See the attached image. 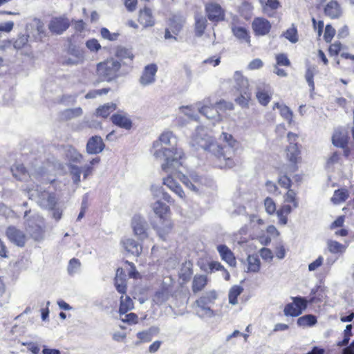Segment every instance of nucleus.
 Returning a JSON list of instances; mask_svg holds the SVG:
<instances>
[{"instance_id": "obj_1", "label": "nucleus", "mask_w": 354, "mask_h": 354, "mask_svg": "<svg viewBox=\"0 0 354 354\" xmlns=\"http://www.w3.org/2000/svg\"><path fill=\"white\" fill-rule=\"evenodd\" d=\"M220 139L227 145L218 144L213 137L207 134L197 132L193 138V145L209 153L207 158L214 167L221 169H232L236 165L235 147L238 141L227 132H222Z\"/></svg>"}, {"instance_id": "obj_2", "label": "nucleus", "mask_w": 354, "mask_h": 354, "mask_svg": "<svg viewBox=\"0 0 354 354\" xmlns=\"http://www.w3.org/2000/svg\"><path fill=\"white\" fill-rule=\"evenodd\" d=\"M163 154L166 156V162L162 165V169L167 173H169L163 179V184L179 198L185 200L186 198L185 194L174 177L180 179L188 188L194 191H197V187L201 185V178L198 176L192 175L189 178L179 171V169L183 166L181 160L184 158V153L181 151L165 149Z\"/></svg>"}, {"instance_id": "obj_3", "label": "nucleus", "mask_w": 354, "mask_h": 354, "mask_svg": "<svg viewBox=\"0 0 354 354\" xmlns=\"http://www.w3.org/2000/svg\"><path fill=\"white\" fill-rule=\"evenodd\" d=\"M153 209L158 216V220L153 223V228L156 229L159 236L165 240L173 229V223L169 218L170 208L161 201H157L153 204Z\"/></svg>"}, {"instance_id": "obj_4", "label": "nucleus", "mask_w": 354, "mask_h": 354, "mask_svg": "<svg viewBox=\"0 0 354 354\" xmlns=\"http://www.w3.org/2000/svg\"><path fill=\"white\" fill-rule=\"evenodd\" d=\"M121 64L113 58H108L96 66V74L100 81L110 82L120 77Z\"/></svg>"}, {"instance_id": "obj_5", "label": "nucleus", "mask_w": 354, "mask_h": 354, "mask_svg": "<svg viewBox=\"0 0 354 354\" xmlns=\"http://www.w3.org/2000/svg\"><path fill=\"white\" fill-rule=\"evenodd\" d=\"M287 138L290 145L286 148V158L288 161L286 170L289 173H293L297 171L298 164L301 162V150L299 144L296 142L297 134L289 132Z\"/></svg>"}, {"instance_id": "obj_6", "label": "nucleus", "mask_w": 354, "mask_h": 354, "mask_svg": "<svg viewBox=\"0 0 354 354\" xmlns=\"http://www.w3.org/2000/svg\"><path fill=\"white\" fill-rule=\"evenodd\" d=\"M315 8L318 11H322L324 16L330 19H339L343 14L342 6L337 0H318Z\"/></svg>"}, {"instance_id": "obj_7", "label": "nucleus", "mask_w": 354, "mask_h": 354, "mask_svg": "<svg viewBox=\"0 0 354 354\" xmlns=\"http://www.w3.org/2000/svg\"><path fill=\"white\" fill-rule=\"evenodd\" d=\"M171 139H176V137L174 136L171 131H167L162 133L159 136L158 140L153 142V148L157 149L156 151L154 152V156L156 158L165 157L166 158V156H164L163 154V151H165V149L173 151L178 150L183 153L181 149H178L176 147H172L171 149L167 147L168 146L171 145Z\"/></svg>"}, {"instance_id": "obj_8", "label": "nucleus", "mask_w": 354, "mask_h": 354, "mask_svg": "<svg viewBox=\"0 0 354 354\" xmlns=\"http://www.w3.org/2000/svg\"><path fill=\"white\" fill-rule=\"evenodd\" d=\"M206 18L214 25L225 21V10L216 2H208L205 5Z\"/></svg>"}, {"instance_id": "obj_9", "label": "nucleus", "mask_w": 354, "mask_h": 354, "mask_svg": "<svg viewBox=\"0 0 354 354\" xmlns=\"http://www.w3.org/2000/svg\"><path fill=\"white\" fill-rule=\"evenodd\" d=\"M277 183L281 188L287 190L283 196L284 203H291L293 207H297L299 201L296 192L291 189L292 183L290 178L288 176L287 174H283L279 176Z\"/></svg>"}, {"instance_id": "obj_10", "label": "nucleus", "mask_w": 354, "mask_h": 354, "mask_svg": "<svg viewBox=\"0 0 354 354\" xmlns=\"http://www.w3.org/2000/svg\"><path fill=\"white\" fill-rule=\"evenodd\" d=\"M292 302L287 304L283 309L284 315L287 317H297L308 306L306 298L298 296L292 297Z\"/></svg>"}, {"instance_id": "obj_11", "label": "nucleus", "mask_w": 354, "mask_h": 354, "mask_svg": "<svg viewBox=\"0 0 354 354\" xmlns=\"http://www.w3.org/2000/svg\"><path fill=\"white\" fill-rule=\"evenodd\" d=\"M70 19L65 15L53 17L50 19L48 28L50 32L54 35H62L71 26Z\"/></svg>"}, {"instance_id": "obj_12", "label": "nucleus", "mask_w": 354, "mask_h": 354, "mask_svg": "<svg viewBox=\"0 0 354 354\" xmlns=\"http://www.w3.org/2000/svg\"><path fill=\"white\" fill-rule=\"evenodd\" d=\"M251 26L254 35L257 37L268 35L272 28L271 23L267 19L260 17H255Z\"/></svg>"}, {"instance_id": "obj_13", "label": "nucleus", "mask_w": 354, "mask_h": 354, "mask_svg": "<svg viewBox=\"0 0 354 354\" xmlns=\"http://www.w3.org/2000/svg\"><path fill=\"white\" fill-rule=\"evenodd\" d=\"M111 122L121 129L129 131L133 127V122L129 115L123 111H118L110 118Z\"/></svg>"}, {"instance_id": "obj_14", "label": "nucleus", "mask_w": 354, "mask_h": 354, "mask_svg": "<svg viewBox=\"0 0 354 354\" xmlns=\"http://www.w3.org/2000/svg\"><path fill=\"white\" fill-rule=\"evenodd\" d=\"M157 71L158 66L156 64L145 66L139 79L140 84L145 86L154 83Z\"/></svg>"}, {"instance_id": "obj_15", "label": "nucleus", "mask_w": 354, "mask_h": 354, "mask_svg": "<svg viewBox=\"0 0 354 354\" xmlns=\"http://www.w3.org/2000/svg\"><path fill=\"white\" fill-rule=\"evenodd\" d=\"M8 239L19 247H24L26 241V236L24 232L15 226H9L6 231Z\"/></svg>"}, {"instance_id": "obj_16", "label": "nucleus", "mask_w": 354, "mask_h": 354, "mask_svg": "<svg viewBox=\"0 0 354 354\" xmlns=\"http://www.w3.org/2000/svg\"><path fill=\"white\" fill-rule=\"evenodd\" d=\"M331 141L336 147H345L349 142L348 131L343 127L336 128L332 135Z\"/></svg>"}, {"instance_id": "obj_17", "label": "nucleus", "mask_w": 354, "mask_h": 354, "mask_svg": "<svg viewBox=\"0 0 354 354\" xmlns=\"http://www.w3.org/2000/svg\"><path fill=\"white\" fill-rule=\"evenodd\" d=\"M138 21L145 28L152 27L155 25V19L149 7L145 6L139 10Z\"/></svg>"}, {"instance_id": "obj_18", "label": "nucleus", "mask_w": 354, "mask_h": 354, "mask_svg": "<svg viewBox=\"0 0 354 354\" xmlns=\"http://www.w3.org/2000/svg\"><path fill=\"white\" fill-rule=\"evenodd\" d=\"M105 145L102 138L94 136L90 138L86 144V151L89 154H97L103 151Z\"/></svg>"}, {"instance_id": "obj_19", "label": "nucleus", "mask_w": 354, "mask_h": 354, "mask_svg": "<svg viewBox=\"0 0 354 354\" xmlns=\"http://www.w3.org/2000/svg\"><path fill=\"white\" fill-rule=\"evenodd\" d=\"M217 293L215 290L207 292L205 295L196 300V306L204 310H209V305L213 304L217 299Z\"/></svg>"}, {"instance_id": "obj_20", "label": "nucleus", "mask_w": 354, "mask_h": 354, "mask_svg": "<svg viewBox=\"0 0 354 354\" xmlns=\"http://www.w3.org/2000/svg\"><path fill=\"white\" fill-rule=\"evenodd\" d=\"M272 93V90L269 85L258 87L256 97L261 105L266 106L271 101Z\"/></svg>"}, {"instance_id": "obj_21", "label": "nucleus", "mask_w": 354, "mask_h": 354, "mask_svg": "<svg viewBox=\"0 0 354 354\" xmlns=\"http://www.w3.org/2000/svg\"><path fill=\"white\" fill-rule=\"evenodd\" d=\"M145 224L146 223L145 220L140 216H133L131 222V226L134 234L138 236L141 239L147 237Z\"/></svg>"}, {"instance_id": "obj_22", "label": "nucleus", "mask_w": 354, "mask_h": 354, "mask_svg": "<svg viewBox=\"0 0 354 354\" xmlns=\"http://www.w3.org/2000/svg\"><path fill=\"white\" fill-rule=\"evenodd\" d=\"M236 97L234 101L242 108H248L251 100L252 94L249 88L234 91Z\"/></svg>"}, {"instance_id": "obj_23", "label": "nucleus", "mask_w": 354, "mask_h": 354, "mask_svg": "<svg viewBox=\"0 0 354 354\" xmlns=\"http://www.w3.org/2000/svg\"><path fill=\"white\" fill-rule=\"evenodd\" d=\"M68 53L70 55H73L75 57V59L73 60H72L71 59H65L64 61H63L64 64H77L84 61V51L83 49L79 47H76L74 45H71L68 48Z\"/></svg>"}, {"instance_id": "obj_24", "label": "nucleus", "mask_w": 354, "mask_h": 354, "mask_svg": "<svg viewBox=\"0 0 354 354\" xmlns=\"http://www.w3.org/2000/svg\"><path fill=\"white\" fill-rule=\"evenodd\" d=\"M209 283V278L205 274H196L192 281V290L194 294L201 292Z\"/></svg>"}, {"instance_id": "obj_25", "label": "nucleus", "mask_w": 354, "mask_h": 354, "mask_svg": "<svg viewBox=\"0 0 354 354\" xmlns=\"http://www.w3.org/2000/svg\"><path fill=\"white\" fill-rule=\"evenodd\" d=\"M115 286L118 292L122 295L126 294L127 290V275L122 268H119L116 270Z\"/></svg>"}, {"instance_id": "obj_26", "label": "nucleus", "mask_w": 354, "mask_h": 354, "mask_svg": "<svg viewBox=\"0 0 354 354\" xmlns=\"http://www.w3.org/2000/svg\"><path fill=\"white\" fill-rule=\"evenodd\" d=\"M207 26V19L205 16L201 14H197L194 16V34L196 37H202L204 35Z\"/></svg>"}, {"instance_id": "obj_27", "label": "nucleus", "mask_w": 354, "mask_h": 354, "mask_svg": "<svg viewBox=\"0 0 354 354\" xmlns=\"http://www.w3.org/2000/svg\"><path fill=\"white\" fill-rule=\"evenodd\" d=\"M216 248L223 261L230 266H236V261L234 254L227 245L221 244Z\"/></svg>"}, {"instance_id": "obj_28", "label": "nucleus", "mask_w": 354, "mask_h": 354, "mask_svg": "<svg viewBox=\"0 0 354 354\" xmlns=\"http://www.w3.org/2000/svg\"><path fill=\"white\" fill-rule=\"evenodd\" d=\"M231 30L236 39L241 42H245L248 46L251 45V37L247 28L232 24Z\"/></svg>"}, {"instance_id": "obj_29", "label": "nucleus", "mask_w": 354, "mask_h": 354, "mask_svg": "<svg viewBox=\"0 0 354 354\" xmlns=\"http://www.w3.org/2000/svg\"><path fill=\"white\" fill-rule=\"evenodd\" d=\"M295 208L291 203H285L276 211L275 213L279 218V223L280 225H285L287 224L288 216L291 213L292 209Z\"/></svg>"}, {"instance_id": "obj_30", "label": "nucleus", "mask_w": 354, "mask_h": 354, "mask_svg": "<svg viewBox=\"0 0 354 354\" xmlns=\"http://www.w3.org/2000/svg\"><path fill=\"white\" fill-rule=\"evenodd\" d=\"M276 68L275 73L280 77H286L287 73L282 68H277V66H290L291 62L285 53H279L275 56Z\"/></svg>"}, {"instance_id": "obj_31", "label": "nucleus", "mask_w": 354, "mask_h": 354, "mask_svg": "<svg viewBox=\"0 0 354 354\" xmlns=\"http://www.w3.org/2000/svg\"><path fill=\"white\" fill-rule=\"evenodd\" d=\"M40 203L44 207L49 209H53L57 205V198L55 194L44 191L39 196Z\"/></svg>"}, {"instance_id": "obj_32", "label": "nucleus", "mask_w": 354, "mask_h": 354, "mask_svg": "<svg viewBox=\"0 0 354 354\" xmlns=\"http://www.w3.org/2000/svg\"><path fill=\"white\" fill-rule=\"evenodd\" d=\"M350 196L349 190L346 187H342L334 191L330 201L333 205H339L344 203Z\"/></svg>"}, {"instance_id": "obj_33", "label": "nucleus", "mask_w": 354, "mask_h": 354, "mask_svg": "<svg viewBox=\"0 0 354 354\" xmlns=\"http://www.w3.org/2000/svg\"><path fill=\"white\" fill-rule=\"evenodd\" d=\"M117 109V105L115 103H106L100 106L95 110V115L102 118H107L111 113L115 111Z\"/></svg>"}, {"instance_id": "obj_34", "label": "nucleus", "mask_w": 354, "mask_h": 354, "mask_svg": "<svg viewBox=\"0 0 354 354\" xmlns=\"http://www.w3.org/2000/svg\"><path fill=\"white\" fill-rule=\"evenodd\" d=\"M134 308V303L129 296L122 295L120 298V306L118 313L120 316L125 315L127 312L131 310Z\"/></svg>"}, {"instance_id": "obj_35", "label": "nucleus", "mask_w": 354, "mask_h": 354, "mask_svg": "<svg viewBox=\"0 0 354 354\" xmlns=\"http://www.w3.org/2000/svg\"><path fill=\"white\" fill-rule=\"evenodd\" d=\"M121 243L124 247V250L129 253H131L133 254H138L140 252L141 247L133 239H124L121 241Z\"/></svg>"}, {"instance_id": "obj_36", "label": "nucleus", "mask_w": 354, "mask_h": 354, "mask_svg": "<svg viewBox=\"0 0 354 354\" xmlns=\"http://www.w3.org/2000/svg\"><path fill=\"white\" fill-rule=\"evenodd\" d=\"M82 113L83 111L80 107L67 109L60 113V120L62 121H68L81 116Z\"/></svg>"}, {"instance_id": "obj_37", "label": "nucleus", "mask_w": 354, "mask_h": 354, "mask_svg": "<svg viewBox=\"0 0 354 354\" xmlns=\"http://www.w3.org/2000/svg\"><path fill=\"white\" fill-rule=\"evenodd\" d=\"M11 171L13 176L19 180H23L29 177L28 171L23 164L14 165Z\"/></svg>"}, {"instance_id": "obj_38", "label": "nucleus", "mask_w": 354, "mask_h": 354, "mask_svg": "<svg viewBox=\"0 0 354 354\" xmlns=\"http://www.w3.org/2000/svg\"><path fill=\"white\" fill-rule=\"evenodd\" d=\"M317 322V317L313 315H305L297 319V324L301 327H311Z\"/></svg>"}, {"instance_id": "obj_39", "label": "nucleus", "mask_w": 354, "mask_h": 354, "mask_svg": "<svg viewBox=\"0 0 354 354\" xmlns=\"http://www.w3.org/2000/svg\"><path fill=\"white\" fill-rule=\"evenodd\" d=\"M243 292V288L239 285L231 287L228 294L229 303L232 305L238 304V297Z\"/></svg>"}, {"instance_id": "obj_40", "label": "nucleus", "mask_w": 354, "mask_h": 354, "mask_svg": "<svg viewBox=\"0 0 354 354\" xmlns=\"http://www.w3.org/2000/svg\"><path fill=\"white\" fill-rule=\"evenodd\" d=\"M248 271L257 272L260 270L261 262L257 254H250L247 258Z\"/></svg>"}, {"instance_id": "obj_41", "label": "nucleus", "mask_w": 354, "mask_h": 354, "mask_svg": "<svg viewBox=\"0 0 354 354\" xmlns=\"http://www.w3.org/2000/svg\"><path fill=\"white\" fill-rule=\"evenodd\" d=\"M234 79L236 83L234 86V91L249 88L248 81L247 78L243 75L241 72L236 71L234 75Z\"/></svg>"}, {"instance_id": "obj_42", "label": "nucleus", "mask_w": 354, "mask_h": 354, "mask_svg": "<svg viewBox=\"0 0 354 354\" xmlns=\"http://www.w3.org/2000/svg\"><path fill=\"white\" fill-rule=\"evenodd\" d=\"M115 56L120 60H129V62H132L134 58V55L132 52L126 48L120 47L117 48L115 51Z\"/></svg>"}, {"instance_id": "obj_43", "label": "nucleus", "mask_w": 354, "mask_h": 354, "mask_svg": "<svg viewBox=\"0 0 354 354\" xmlns=\"http://www.w3.org/2000/svg\"><path fill=\"white\" fill-rule=\"evenodd\" d=\"M218 109L216 104L215 106L203 105L200 109V113L209 119H214L217 115Z\"/></svg>"}, {"instance_id": "obj_44", "label": "nucleus", "mask_w": 354, "mask_h": 354, "mask_svg": "<svg viewBox=\"0 0 354 354\" xmlns=\"http://www.w3.org/2000/svg\"><path fill=\"white\" fill-rule=\"evenodd\" d=\"M44 228L39 225L31 226L30 237L36 241H41L44 237Z\"/></svg>"}, {"instance_id": "obj_45", "label": "nucleus", "mask_w": 354, "mask_h": 354, "mask_svg": "<svg viewBox=\"0 0 354 354\" xmlns=\"http://www.w3.org/2000/svg\"><path fill=\"white\" fill-rule=\"evenodd\" d=\"M282 36L293 44L299 40L297 29L294 25L283 32Z\"/></svg>"}, {"instance_id": "obj_46", "label": "nucleus", "mask_w": 354, "mask_h": 354, "mask_svg": "<svg viewBox=\"0 0 354 354\" xmlns=\"http://www.w3.org/2000/svg\"><path fill=\"white\" fill-rule=\"evenodd\" d=\"M328 250L333 254L343 253L346 247L337 241H329L328 243Z\"/></svg>"}, {"instance_id": "obj_47", "label": "nucleus", "mask_w": 354, "mask_h": 354, "mask_svg": "<svg viewBox=\"0 0 354 354\" xmlns=\"http://www.w3.org/2000/svg\"><path fill=\"white\" fill-rule=\"evenodd\" d=\"M28 35H19L17 39L15 40L13 46L16 49H22L28 46Z\"/></svg>"}, {"instance_id": "obj_48", "label": "nucleus", "mask_w": 354, "mask_h": 354, "mask_svg": "<svg viewBox=\"0 0 354 354\" xmlns=\"http://www.w3.org/2000/svg\"><path fill=\"white\" fill-rule=\"evenodd\" d=\"M169 29L175 35H178L183 27L182 21L175 17L171 18L169 22Z\"/></svg>"}, {"instance_id": "obj_49", "label": "nucleus", "mask_w": 354, "mask_h": 354, "mask_svg": "<svg viewBox=\"0 0 354 354\" xmlns=\"http://www.w3.org/2000/svg\"><path fill=\"white\" fill-rule=\"evenodd\" d=\"M315 68L309 67L307 68L305 74L306 80L310 87V91L311 92L315 90V82H314V76H315Z\"/></svg>"}, {"instance_id": "obj_50", "label": "nucleus", "mask_w": 354, "mask_h": 354, "mask_svg": "<svg viewBox=\"0 0 354 354\" xmlns=\"http://www.w3.org/2000/svg\"><path fill=\"white\" fill-rule=\"evenodd\" d=\"M264 207L266 212L270 214H274L277 211L276 203L270 197H266L264 200Z\"/></svg>"}, {"instance_id": "obj_51", "label": "nucleus", "mask_w": 354, "mask_h": 354, "mask_svg": "<svg viewBox=\"0 0 354 354\" xmlns=\"http://www.w3.org/2000/svg\"><path fill=\"white\" fill-rule=\"evenodd\" d=\"M124 317L120 316V320L128 325H135L138 323V316L134 313H129L124 315Z\"/></svg>"}, {"instance_id": "obj_52", "label": "nucleus", "mask_w": 354, "mask_h": 354, "mask_svg": "<svg viewBox=\"0 0 354 354\" xmlns=\"http://www.w3.org/2000/svg\"><path fill=\"white\" fill-rule=\"evenodd\" d=\"M336 33L335 29L330 24L325 26L324 39L326 43H330Z\"/></svg>"}, {"instance_id": "obj_53", "label": "nucleus", "mask_w": 354, "mask_h": 354, "mask_svg": "<svg viewBox=\"0 0 354 354\" xmlns=\"http://www.w3.org/2000/svg\"><path fill=\"white\" fill-rule=\"evenodd\" d=\"M85 44H86V48L91 52L97 53L102 48V46H101L100 44L99 43L98 40L95 38L88 39L86 41Z\"/></svg>"}, {"instance_id": "obj_54", "label": "nucleus", "mask_w": 354, "mask_h": 354, "mask_svg": "<svg viewBox=\"0 0 354 354\" xmlns=\"http://www.w3.org/2000/svg\"><path fill=\"white\" fill-rule=\"evenodd\" d=\"M70 174L71 175L72 179L75 184H78L80 182V176L82 174V170L80 167L75 165L70 166Z\"/></svg>"}, {"instance_id": "obj_55", "label": "nucleus", "mask_w": 354, "mask_h": 354, "mask_svg": "<svg viewBox=\"0 0 354 354\" xmlns=\"http://www.w3.org/2000/svg\"><path fill=\"white\" fill-rule=\"evenodd\" d=\"M323 295L322 291L319 292L318 289L312 290L309 299H307L308 304H316L322 301Z\"/></svg>"}, {"instance_id": "obj_56", "label": "nucleus", "mask_w": 354, "mask_h": 354, "mask_svg": "<svg viewBox=\"0 0 354 354\" xmlns=\"http://www.w3.org/2000/svg\"><path fill=\"white\" fill-rule=\"evenodd\" d=\"M342 49V44L339 41H335L328 47V53L330 56H337Z\"/></svg>"}, {"instance_id": "obj_57", "label": "nucleus", "mask_w": 354, "mask_h": 354, "mask_svg": "<svg viewBox=\"0 0 354 354\" xmlns=\"http://www.w3.org/2000/svg\"><path fill=\"white\" fill-rule=\"evenodd\" d=\"M280 114L281 115L288 121L289 124L292 122L293 119V113L292 111L290 109V108L286 105L281 107Z\"/></svg>"}, {"instance_id": "obj_58", "label": "nucleus", "mask_w": 354, "mask_h": 354, "mask_svg": "<svg viewBox=\"0 0 354 354\" xmlns=\"http://www.w3.org/2000/svg\"><path fill=\"white\" fill-rule=\"evenodd\" d=\"M81 263L79 259L73 258L69 261L68 272L70 274L75 273L80 268Z\"/></svg>"}, {"instance_id": "obj_59", "label": "nucleus", "mask_w": 354, "mask_h": 354, "mask_svg": "<svg viewBox=\"0 0 354 354\" xmlns=\"http://www.w3.org/2000/svg\"><path fill=\"white\" fill-rule=\"evenodd\" d=\"M137 337L142 342H149L153 338V335L151 329L148 330H143L137 333Z\"/></svg>"}, {"instance_id": "obj_60", "label": "nucleus", "mask_w": 354, "mask_h": 354, "mask_svg": "<svg viewBox=\"0 0 354 354\" xmlns=\"http://www.w3.org/2000/svg\"><path fill=\"white\" fill-rule=\"evenodd\" d=\"M100 35L104 39L109 41H115L119 36L118 33H111L106 28H102L100 29Z\"/></svg>"}, {"instance_id": "obj_61", "label": "nucleus", "mask_w": 354, "mask_h": 354, "mask_svg": "<svg viewBox=\"0 0 354 354\" xmlns=\"http://www.w3.org/2000/svg\"><path fill=\"white\" fill-rule=\"evenodd\" d=\"M312 22L314 30L317 32L318 37H320L323 33L324 21L322 20L317 21L315 18H313Z\"/></svg>"}, {"instance_id": "obj_62", "label": "nucleus", "mask_w": 354, "mask_h": 354, "mask_svg": "<svg viewBox=\"0 0 354 354\" xmlns=\"http://www.w3.org/2000/svg\"><path fill=\"white\" fill-rule=\"evenodd\" d=\"M266 186L268 191L270 193H272L275 195L281 194V192L279 190V187L274 182L267 181L266 183Z\"/></svg>"}, {"instance_id": "obj_63", "label": "nucleus", "mask_w": 354, "mask_h": 354, "mask_svg": "<svg viewBox=\"0 0 354 354\" xmlns=\"http://www.w3.org/2000/svg\"><path fill=\"white\" fill-rule=\"evenodd\" d=\"M263 66V62H262V60L259 58H257L254 59L249 63L248 68L250 70H257L262 68Z\"/></svg>"}, {"instance_id": "obj_64", "label": "nucleus", "mask_w": 354, "mask_h": 354, "mask_svg": "<svg viewBox=\"0 0 354 354\" xmlns=\"http://www.w3.org/2000/svg\"><path fill=\"white\" fill-rule=\"evenodd\" d=\"M345 221V216H339L330 225V229L334 230L337 227H341L344 225Z\"/></svg>"}]
</instances>
